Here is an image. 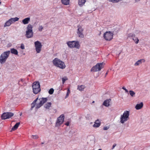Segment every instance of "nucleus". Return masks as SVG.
Listing matches in <instances>:
<instances>
[{"instance_id":"a878e982","label":"nucleus","mask_w":150,"mask_h":150,"mask_svg":"<svg viewBox=\"0 0 150 150\" xmlns=\"http://www.w3.org/2000/svg\"><path fill=\"white\" fill-rule=\"evenodd\" d=\"M85 87H86L84 85H78V86L77 89L79 90V91H83L84 89L85 88Z\"/></svg>"},{"instance_id":"412c9836","label":"nucleus","mask_w":150,"mask_h":150,"mask_svg":"<svg viewBox=\"0 0 150 150\" xmlns=\"http://www.w3.org/2000/svg\"><path fill=\"white\" fill-rule=\"evenodd\" d=\"M86 0H79L78 4L80 6H82L85 3Z\"/></svg>"},{"instance_id":"cd10ccee","label":"nucleus","mask_w":150,"mask_h":150,"mask_svg":"<svg viewBox=\"0 0 150 150\" xmlns=\"http://www.w3.org/2000/svg\"><path fill=\"white\" fill-rule=\"evenodd\" d=\"M129 93L131 96L134 97L135 96V93L133 91L130 90L129 91Z\"/></svg>"},{"instance_id":"58836bf2","label":"nucleus","mask_w":150,"mask_h":150,"mask_svg":"<svg viewBox=\"0 0 150 150\" xmlns=\"http://www.w3.org/2000/svg\"><path fill=\"white\" fill-rule=\"evenodd\" d=\"M122 88L125 90L126 93L128 92V91L125 88L124 86H123Z\"/></svg>"},{"instance_id":"2f4dec72","label":"nucleus","mask_w":150,"mask_h":150,"mask_svg":"<svg viewBox=\"0 0 150 150\" xmlns=\"http://www.w3.org/2000/svg\"><path fill=\"white\" fill-rule=\"evenodd\" d=\"M121 0H108L109 1L112 2L113 3L118 2Z\"/></svg>"},{"instance_id":"f257e3e1","label":"nucleus","mask_w":150,"mask_h":150,"mask_svg":"<svg viewBox=\"0 0 150 150\" xmlns=\"http://www.w3.org/2000/svg\"><path fill=\"white\" fill-rule=\"evenodd\" d=\"M52 63L54 66L61 69H65L66 67L64 63L57 58L53 60Z\"/></svg>"},{"instance_id":"c85d7f7f","label":"nucleus","mask_w":150,"mask_h":150,"mask_svg":"<svg viewBox=\"0 0 150 150\" xmlns=\"http://www.w3.org/2000/svg\"><path fill=\"white\" fill-rule=\"evenodd\" d=\"M133 40L135 42V43L137 44L139 42V40L137 37H134L133 38Z\"/></svg>"},{"instance_id":"2eb2a0df","label":"nucleus","mask_w":150,"mask_h":150,"mask_svg":"<svg viewBox=\"0 0 150 150\" xmlns=\"http://www.w3.org/2000/svg\"><path fill=\"white\" fill-rule=\"evenodd\" d=\"M19 19V18H18L16 17L15 18H11L10 19L8 20V21L11 24L16 21H18Z\"/></svg>"},{"instance_id":"e433bc0d","label":"nucleus","mask_w":150,"mask_h":150,"mask_svg":"<svg viewBox=\"0 0 150 150\" xmlns=\"http://www.w3.org/2000/svg\"><path fill=\"white\" fill-rule=\"evenodd\" d=\"M109 128V126H105L103 127V129L104 130H106L108 129Z\"/></svg>"},{"instance_id":"ddd939ff","label":"nucleus","mask_w":150,"mask_h":150,"mask_svg":"<svg viewBox=\"0 0 150 150\" xmlns=\"http://www.w3.org/2000/svg\"><path fill=\"white\" fill-rule=\"evenodd\" d=\"M14 114L11 112H6L3 113L1 116V119L5 120L8 119L13 116Z\"/></svg>"},{"instance_id":"3c124183","label":"nucleus","mask_w":150,"mask_h":150,"mask_svg":"<svg viewBox=\"0 0 150 150\" xmlns=\"http://www.w3.org/2000/svg\"><path fill=\"white\" fill-rule=\"evenodd\" d=\"M107 74H108V73H107H107H106V74H105V75H107Z\"/></svg>"},{"instance_id":"aec40b11","label":"nucleus","mask_w":150,"mask_h":150,"mask_svg":"<svg viewBox=\"0 0 150 150\" xmlns=\"http://www.w3.org/2000/svg\"><path fill=\"white\" fill-rule=\"evenodd\" d=\"M20 123L19 122L17 123L11 129V132H12V131H14L16 129L19 125H20Z\"/></svg>"},{"instance_id":"79ce46f5","label":"nucleus","mask_w":150,"mask_h":150,"mask_svg":"<svg viewBox=\"0 0 150 150\" xmlns=\"http://www.w3.org/2000/svg\"><path fill=\"white\" fill-rule=\"evenodd\" d=\"M69 122H67L65 124V125L67 126H68L69 125Z\"/></svg>"},{"instance_id":"6e6552de","label":"nucleus","mask_w":150,"mask_h":150,"mask_svg":"<svg viewBox=\"0 0 150 150\" xmlns=\"http://www.w3.org/2000/svg\"><path fill=\"white\" fill-rule=\"evenodd\" d=\"M64 115L62 114L57 118L55 123V126L56 127L59 126L63 123L64 120Z\"/></svg>"},{"instance_id":"423d86ee","label":"nucleus","mask_w":150,"mask_h":150,"mask_svg":"<svg viewBox=\"0 0 150 150\" xmlns=\"http://www.w3.org/2000/svg\"><path fill=\"white\" fill-rule=\"evenodd\" d=\"M32 86L34 93L37 94L40 91V85L39 81L34 82L33 83Z\"/></svg>"},{"instance_id":"dca6fc26","label":"nucleus","mask_w":150,"mask_h":150,"mask_svg":"<svg viewBox=\"0 0 150 150\" xmlns=\"http://www.w3.org/2000/svg\"><path fill=\"white\" fill-rule=\"evenodd\" d=\"M30 21V17L26 18L23 19L22 21V22L23 24L25 25L28 24Z\"/></svg>"},{"instance_id":"8fccbe9b","label":"nucleus","mask_w":150,"mask_h":150,"mask_svg":"<svg viewBox=\"0 0 150 150\" xmlns=\"http://www.w3.org/2000/svg\"><path fill=\"white\" fill-rule=\"evenodd\" d=\"M98 150H102L101 149H99Z\"/></svg>"},{"instance_id":"1a4fd4ad","label":"nucleus","mask_w":150,"mask_h":150,"mask_svg":"<svg viewBox=\"0 0 150 150\" xmlns=\"http://www.w3.org/2000/svg\"><path fill=\"white\" fill-rule=\"evenodd\" d=\"M35 50L37 53L40 52L41 50L42 45L41 42L38 41H35L34 42Z\"/></svg>"},{"instance_id":"7c9ffc66","label":"nucleus","mask_w":150,"mask_h":150,"mask_svg":"<svg viewBox=\"0 0 150 150\" xmlns=\"http://www.w3.org/2000/svg\"><path fill=\"white\" fill-rule=\"evenodd\" d=\"M54 91V89L52 88H51L49 90L48 92L51 95L53 93Z\"/></svg>"},{"instance_id":"a211bd4d","label":"nucleus","mask_w":150,"mask_h":150,"mask_svg":"<svg viewBox=\"0 0 150 150\" xmlns=\"http://www.w3.org/2000/svg\"><path fill=\"white\" fill-rule=\"evenodd\" d=\"M145 60L144 59H140L137 61L134 64L135 66H137L141 64L142 62H144Z\"/></svg>"},{"instance_id":"4c0bfd02","label":"nucleus","mask_w":150,"mask_h":150,"mask_svg":"<svg viewBox=\"0 0 150 150\" xmlns=\"http://www.w3.org/2000/svg\"><path fill=\"white\" fill-rule=\"evenodd\" d=\"M20 47L22 49H25L24 45L23 44H22L21 45Z\"/></svg>"},{"instance_id":"bb28decb","label":"nucleus","mask_w":150,"mask_h":150,"mask_svg":"<svg viewBox=\"0 0 150 150\" xmlns=\"http://www.w3.org/2000/svg\"><path fill=\"white\" fill-rule=\"evenodd\" d=\"M11 25V23H10V22L8 21V20L5 23L4 27H7V26H9Z\"/></svg>"},{"instance_id":"09e8293b","label":"nucleus","mask_w":150,"mask_h":150,"mask_svg":"<svg viewBox=\"0 0 150 150\" xmlns=\"http://www.w3.org/2000/svg\"><path fill=\"white\" fill-rule=\"evenodd\" d=\"M94 102H95V101H93L92 102V103H94Z\"/></svg>"},{"instance_id":"5701e85b","label":"nucleus","mask_w":150,"mask_h":150,"mask_svg":"<svg viewBox=\"0 0 150 150\" xmlns=\"http://www.w3.org/2000/svg\"><path fill=\"white\" fill-rule=\"evenodd\" d=\"M38 99V98H37L31 104L32 106L30 108V110H32L33 109L34 107L36 104V102L37 101Z\"/></svg>"},{"instance_id":"6ab92c4d","label":"nucleus","mask_w":150,"mask_h":150,"mask_svg":"<svg viewBox=\"0 0 150 150\" xmlns=\"http://www.w3.org/2000/svg\"><path fill=\"white\" fill-rule=\"evenodd\" d=\"M100 125V122L98 120L96 121L94 124L93 125V127H99Z\"/></svg>"},{"instance_id":"de8ad7c7","label":"nucleus","mask_w":150,"mask_h":150,"mask_svg":"<svg viewBox=\"0 0 150 150\" xmlns=\"http://www.w3.org/2000/svg\"><path fill=\"white\" fill-rule=\"evenodd\" d=\"M44 142H42L41 144H44Z\"/></svg>"},{"instance_id":"c03bdc74","label":"nucleus","mask_w":150,"mask_h":150,"mask_svg":"<svg viewBox=\"0 0 150 150\" xmlns=\"http://www.w3.org/2000/svg\"><path fill=\"white\" fill-rule=\"evenodd\" d=\"M69 94L68 93H67L66 96V98H67Z\"/></svg>"},{"instance_id":"a18cd8bd","label":"nucleus","mask_w":150,"mask_h":150,"mask_svg":"<svg viewBox=\"0 0 150 150\" xmlns=\"http://www.w3.org/2000/svg\"><path fill=\"white\" fill-rule=\"evenodd\" d=\"M140 0H135V2H137L139 1Z\"/></svg>"},{"instance_id":"f3484780","label":"nucleus","mask_w":150,"mask_h":150,"mask_svg":"<svg viewBox=\"0 0 150 150\" xmlns=\"http://www.w3.org/2000/svg\"><path fill=\"white\" fill-rule=\"evenodd\" d=\"M143 106V102H141L139 104H137L135 107V108L137 110H139L142 108Z\"/></svg>"},{"instance_id":"7ed1b4c3","label":"nucleus","mask_w":150,"mask_h":150,"mask_svg":"<svg viewBox=\"0 0 150 150\" xmlns=\"http://www.w3.org/2000/svg\"><path fill=\"white\" fill-rule=\"evenodd\" d=\"M129 112L128 111H125L120 117V122L122 124H124L129 119Z\"/></svg>"},{"instance_id":"49530a36","label":"nucleus","mask_w":150,"mask_h":150,"mask_svg":"<svg viewBox=\"0 0 150 150\" xmlns=\"http://www.w3.org/2000/svg\"><path fill=\"white\" fill-rule=\"evenodd\" d=\"M70 91L69 90V89H68V91H67V93H68L69 94V93H70Z\"/></svg>"},{"instance_id":"b1692460","label":"nucleus","mask_w":150,"mask_h":150,"mask_svg":"<svg viewBox=\"0 0 150 150\" xmlns=\"http://www.w3.org/2000/svg\"><path fill=\"white\" fill-rule=\"evenodd\" d=\"M11 53L15 55H18V51L14 48H12L10 50Z\"/></svg>"},{"instance_id":"f03ea898","label":"nucleus","mask_w":150,"mask_h":150,"mask_svg":"<svg viewBox=\"0 0 150 150\" xmlns=\"http://www.w3.org/2000/svg\"><path fill=\"white\" fill-rule=\"evenodd\" d=\"M33 26L31 24H29L27 25L25 34V36L27 38H30L33 37Z\"/></svg>"},{"instance_id":"0eeeda50","label":"nucleus","mask_w":150,"mask_h":150,"mask_svg":"<svg viewBox=\"0 0 150 150\" xmlns=\"http://www.w3.org/2000/svg\"><path fill=\"white\" fill-rule=\"evenodd\" d=\"M104 63L102 62L97 64L91 69V71L96 72L100 71L103 67Z\"/></svg>"},{"instance_id":"f704fd0d","label":"nucleus","mask_w":150,"mask_h":150,"mask_svg":"<svg viewBox=\"0 0 150 150\" xmlns=\"http://www.w3.org/2000/svg\"><path fill=\"white\" fill-rule=\"evenodd\" d=\"M62 83L64 84L65 82V81L67 80V77H64V78H63L62 79Z\"/></svg>"},{"instance_id":"c9c22d12","label":"nucleus","mask_w":150,"mask_h":150,"mask_svg":"<svg viewBox=\"0 0 150 150\" xmlns=\"http://www.w3.org/2000/svg\"><path fill=\"white\" fill-rule=\"evenodd\" d=\"M86 118L88 120L91 118V115L90 114H88L86 116Z\"/></svg>"},{"instance_id":"393cba45","label":"nucleus","mask_w":150,"mask_h":150,"mask_svg":"<svg viewBox=\"0 0 150 150\" xmlns=\"http://www.w3.org/2000/svg\"><path fill=\"white\" fill-rule=\"evenodd\" d=\"M70 0H61L62 3L64 5H67L69 4Z\"/></svg>"},{"instance_id":"9b49d317","label":"nucleus","mask_w":150,"mask_h":150,"mask_svg":"<svg viewBox=\"0 0 150 150\" xmlns=\"http://www.w3.org/2000/svg\"><path fill=\"white\" fill-rule=\"evenodd\" d=\"M113 33L110 31L106 32L104 34V38L106 40H110L113 38Z\"/></svg>"},{"instance_id":"f8f14e48","label":"nucleus","mask_w":150,"mask_h":150,"mask_svg":"<svg viewBox=\"0 0 150 150\" xmlns=\"http://www.w3.org/2000/svg\"><path fill=\"white\" fill-rule=\"evenodd\" d=\"M77 28L78 29L77 33L78 36L81 38H83L84 36L83 34V28L80 25H79L77 26Z\"/></svg>"},{"instance_id":"37998d69","label":"nucleus","mask_w":150,"mask_h":150,"mask_svg":"<svg viewBox=\"0 0 150 150\" xmlns=\"http://www.w3.org/2000/svg\"><path fill=\"white\" fill-rule=\"evenodd\" d=\"M140 31L139 30H137L136 31V34H138L139 33Z\"/></svg>"},{"instance_id":"9d476101","label":"nucleus","mask_w":150,"mask_h":150,"mask_svg":"<svg viewBox=\"0 0 150 150\" xmlns=\"http://www.w3.org/2000/svg\"><path fill=\"white\" fill-rule=\"evenodd\" d=\"M47 100V98H42L39 99L40 102L36 105V108L38 109L42 106L45 103Z\"/></svg>"},{"instance_id":"603ef678","label":"nucleus","mask_w":150,"mask_h":150,"mask_svg":"<svg viewBox=\"0 0 150 150\" xmlns=\"http://www.w3.org/2000/svg\"><path fill=\"white\" fill-rule=\"evenodd\" d=\"M21 114H22L21 113V114H20V115H21Z\"/></svg>"},{"instance_id":"473e14b6","label":"nucleus","mask_w":150,"mask_h":150,"mask_svg":"<svg viewBox=\"0 0 150 150\" xmlns=\"http://www.w3.org/2000/svg\"><path fill=\"white\" fill-rule=\"evenodd\" d=\"M32 138H33L34 139H37L39 138V137L37 135H32Z\"/></svg>"},{"instance_id":"72a5a7b5","label":"nucleus","mask_w":150,"mask_h":150,"mask_svg":"<svg viewBox=\"0 0 150 150\" xmlns=\"http://www.w3.org/2000/svg\"><path fill=\"white\" fill-rule=\"evenodd\" d=\"M43 27L42 25H40L39 26L38 29V30L40 31L41 32L42 31V30L43 29Z\"/></svg>"},{"instance_id":"20e7f679","label":"nucleus","mask_w":150,"mask_h":150,"mask_svg":"<svg viewBox=\"0 0 150 150\" xmlns=\"http://www.w3.org/2000/svg\"><path fill=\"white\" fill-rule=\"evenodd\" d=\"M10 54L9 51H6L2 53L0 56V63L4 64L6 62Z\"/></svg>"},{"instance_id":"ea45409f","label":"nucleus","mask_w":150,"mask_h":150,"mask_svg":"<svg viewBox=\"0 0 150 150\" xmlns=\"http://www.w3.org/2000/svg\"><path fill=\"white\" fill-rule=\"evenodd\" d=\"M20 81H22V82H23V79H19V81L18 82V84L19 85H20V84L19 83V82Z\"/></svg>"},{"instance_id":"4be33fe9","label":"nucleus","mask_w":150,"mask_h":150,"mask_svg":"<svg viewBox=\"0 0 150 150\" xmlns=\"http://www.w3.org/2000/svg\"><path fill=\"white\" fill-rule=\"evenodd\" d=\"M52 103L51 102H48L45 105L44 107L47 109H49L51 106Z\"/></svg>"},{"instance_id":"c756f323","label":"nucleus","mask_w":150,"mask_h":150,"mask_svg":"<svg viewBox=\"0 0 150 150\" xmlns=\"http://www.w3.org/2000/svg\"><path fill=\"white\" fill-rule=\"evenodd\" d=\"M128 37L129 38H130V37L134 38L135 37V35L133 33H130L128 34Z\"/></svg>"},{"instance_id":"39448f33","label":"nucleus","mask_w":150,"mask_h":150,"mask_svg":"<svg viewBox=\"0 0 150 150\" xmlns=\"http://www.w3.org/2000/svg\"><path fill=\"white\" fill-rule=\"evenodd\" d=\"M67 44L69 47L73 48H76L77 49H79L80 47L79 42L77 41H69L67 42Z\"/></svg>"},{"instance_id":"a19ab883","label":"nucleus","mask_w":150,"mask_h":150,"mask_svg":"<svg viewBox=\"0 0 150 150\" xmlns=\"http://www.w3.org/2000/svg\"><path fill=\"white\" fill-rule=\"evenodd\" d=\"M116 146V144H113L112 146V149H113Z\"/></svg>"},{"instance_id":"4468645a","label":"nucleus","mask_w":150,"mask_h":150,"mask_svg":"<svg viewBox=\"0 0 150 150\" xmlns=\"http://www.w3.org/2000/svg\"><path fill=\"white\" fill-rule=\"evenodd\" d=\"M111 100L110 99H107L104 101L103 105L106 107H108L110 105V103Z\"/></svg>"}]
</instances>
